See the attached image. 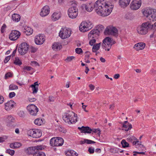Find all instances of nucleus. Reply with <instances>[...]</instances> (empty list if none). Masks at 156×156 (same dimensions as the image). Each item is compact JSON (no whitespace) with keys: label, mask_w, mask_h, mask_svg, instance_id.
Instances as JSON below:
<instances>
[{"label":"nucleus","mask_w":156,"mask_h":156,"mask_svg":"<svg viewBox=\"0 0 156 156\" xmlns=\"http://www.w3.org/2000/svg\"><path fill=\"white\" fill-rule=\"evenodd\" d=\"M109 0H98L94 5L96 12L99 15L105 16L112 12L113 7Z\"/></svg>","instance_id":"nucleus-1"},{"label":"nucleus","mask_w":156,"mask_h":156,"mask_svg":"<svg viewBox=\"0 0 156 156\" xmlns=\"http://www.w3.org/2000/svg\"><path fill=\"white\" fill-rule=\"evenodd\" d=\"M62 119L66 122L69 124L75 123L77 121V114L73 112L65 113Z\"/></svg>","instance_id":"nucleus-2"},{"label":"nucleus","mask_w":156,"mask_h":156,"mask_svg":"<svg viewBox=\"0 0 156 156\" xmlns=\"http://www.w3.org/2000/svg\"><path fill=\"white\" fill-rule=\"evenodd\" d=\"M115 43L116 42L112 38L107 37L103 40L102 47L103 49L109 51L112 45Z\"/></svg>","instance_id":"nucleus-3"},{"label":"nucleus","mask_w":156,"mask_h":156,"mask_svg":"<svg viewBox=\"0 0 156 156\" xmlns=\"http://www.w3.org/2000/svg\"><path fill=\"white\" fill-rule=\"evenodd\" d=\"M143 13L151 21L156 20V9H149L144 11Z\"/></svg>","instance_id":"nucleus-4"},{"label":"nucleus","mask_w":156,"mask_h":156,"mask_svg":"<svg viewBox=\"0 0 156 156\" xmlns=\"http://www.w3.org/2000/svg\"><path fill=\"white\" fill-rule=\"evenodd\" d=\"M152 27L151 23L149 22L143 23L142 25L137 28V31L140 34H146L148 32V30L150 27Z\"/></svg>","instance_id":"nucleus-5"},{"label":"nucleus","mask_w":156,"mask_h":156,"mask_svg":"<svg viewBox=\"0 0 156 156\" xmlns=\"http://www.w3.org/2000/svg\"><path fill=\"white\" fill-rule=\"evenodd\" d=\"M97 29L92 30L89 33L88 37H97L99 35L101 31L104 29V27L102 25H99L97 26Z\"/></svg>","instance_id":"nucleus-6"},{"label":"nucleus","mask_w":156,"mask_h":156,"mask_svg":"<svg viewBox=\"0 0 156 156\" xmlns=\"http://www.w3.org/2000/svg\"><path fill=\"white\" fill-rule=\"evenodd\" d=\"M63 139L61 137L52 138L50 141V144L52 146H62L64 143Z\"/></svg>","instance_id":"nucleus-7"},{"label":"nucleus","mask_w":156,"mask_h":156,"mask_svg":"<svg viewBox=\"0 0 156 156\" xmlns=\"http://www.w3.org/2000/svg\"><path fill=\"white\" fill-rule=\"evenodd\" d=\"M92 23L89 21L83 22L79 27L80 30L83 32L88 31L92 27Z\"/></svg>","instance_id":"nucleus-8"},{"label":"nucleus","mask_w":156,"mask_h":156,"mask_svg":"<svg viewBox=\"0 0 156 156\" xmlns=\"http://www.w3.org/2000/svg\"><path fill=\"white\" fill-rule=\"evenodd\" d=\"M27 134L28 136L35 138H40L42 135L41 130L37 129L29 130L27 131Z\"/></svg>","instance_id":"nucleus-9"},{"label":"nucleus","mask_w":156,"mask_h":156,"mask_svg":"<svg viewBox=\"0 0 156 156\" xmlns=\"http://www.w3.org/2000/svg\"><path fill=\"white\" fill-rule=\"evenodd\" d=\"M118 31L117 28L112 26L107 27L104 32L105 35H111L116 37L118 36Z\"/></svg>","instance_id":"nucleus-10"},{"label":"nucleus","mask_w":156,"mask_h":156,"mask_svg":"<svg viewBox=\"0 0 156 156\" xmlns=\"http://www.w3.org/2000/svg\"><path fill=\"white\" fill-rule=\"evenodd\" d=\"M71 34V30L69 29L62 28L59 32V35L62 39H65L69 37Z\"/></svg>","instance_id":"nucleus-11"},{"label":"nucleus","mask_w":156,"mask_h":156,"mask_svg":"<svg viewBox=\"0 0 156 156\" xmlns=\"http://www.w3.org/2000/svg\"><path fill=\"white\" fill-rule=\"evenodd\" d=\"M68 13L69 17L71 19L76 18L78 14V9L75 7L70 8L68 10Z\"/></svg>","instance_id":"nucleus-12"},{"label":"nucleus","mask_w":156,"mask_h":156,"mask_svg":"<svg viewBox=\"0 0 156 156\" xmlns=\"http://www.w3.org/2000/svg\"><path fill=\"white\" fill-rule=\"evenodd\" d=\"M28 49V45L25 42L22 43L18 48L19 52L21 55H24L26 54Z\"/></svg>","instance_id":"nucleus-13"},{"label":"nucleus","mask_w":156,"mask_h":156,"mask_svg":"<svg viewBox=\"0 0 156 156\" xmlns=\"http://www.w3.org/2000/svg\"><path fill=\"white\" fill-rule=\"evenodd\" d=\"M27 109L30 114L33 116L36 115L38 111V108L34 104L29 105L27 107Z\"/></svg>","instance_id":"nucleus-14"},{"label":"nucleus","mask_w":156,"mask_h":156,"mask_svg":"<svg viewBox=\"0 0 156 156\" xmlns=\"http://www.w3.org/2000/svg\"><path fill=\"white\" fill-rule=\"evenodd\" d=\"M141 4V0H133L130 4V7L132 10H136L140 7Z\"/></svg>","instance_id":"nucleus-15"},{"label":"nucleus","mask_w":156,"mask_h":156,"mask_svg":"<svg viewBox=\"0 0 156 156\" xmlns=\"http://www.w3.org/2000/svg\"><path fill=\"white\" fill-rule=\"evenodd\" d=\"M20 32L16 30H12L9 35V39L12 41L17 40L20 35Z\"/></svg>","instance_id":"nucleus-16"},{"label":"nucleus","mask_w":156,"mask_h":156,"mask_svg":"<svg viewBox=\"0 0 156 156\" xmlns=\"http://www.w3.org/2000/svg\"><path fill=\"white\" fill-rule=\"evenodd\" d=\"M45 40L44 37L41 35L36 36L35 41L36 44L38 45H40L43 44Z\"/></svg>","instance_id":"nucleus-17"},{"label":"nucleus","mask_w":156,"mask_h":156,"mask_svg":"<svg viewBox=\"0 0 156 156\" xmlns=\"http://www.w3.org/2000/svg\"><path fill=\"white\" fill-rule=\"evenodd\" d=\"M50 12V8L48 6L46 5L42 9L40 15L42 17L48 15Z\"/></svg>","instance_id":"nucleus-18"},{"label":"nucleus","mask_w":156,"mask_h":156,"mask_svg":"<svg viewBox=\"0 0 156 156\" xmlns=\"http://www.w3.org/2000/svg\"><path fill=\"white\" fill-rule=\"evenodd\" d=\"M78 129L82 133H90L92 132L91 129L88 126H82L81 127H78Z\"/></svg>","instance_id":"nucleus-19"},{"label":"nucleus","mask_w":156,"mask_h":156,"mask_svg":"<svg viewBox=\"0 0 156 156\" xmlns=\"http://www.w3.org/2000/svg\"><path fill=\"white\" fill-rule=\"evenodd\" d=\"M14 102L12 100H10L5 103V109L7 111H8L12 108L14 107Z\"/></svg>","instance_id":"nucleus-20"},{"label":"nucleus","mask_w":156,"mask_h":156,"mask_svg":"<svg viewBox=\"0 0 156 156\" xmlns=\"http://www.w3.org/2000/svg\"><path fill=\"white\" fill-rule=\"evenodd\" d=\"M145 44L143 42H139L135 44L134 46V48L137 51L143 50L145 48Z\"/></svg>","instance_id":"nucleus-21"},{"label":"nucleus","mask_w":156,"mask_h":156,"mask_svg":"<svg viewBox=\"0 0 156 156\" xmlns=\"http://www.w3.org/2000/svg\"><path fill=\"white\" fill-rule=\"evenodd\" d=\"M130 0H119V4L120 6L122 8H125L129 5Z\"/></svg>","instance_id":"nucleus-22"},{"label":"nucleus","mask_w":156,"mask_h":156,"mask_svg":"<svg viewBox=\"0 0 156 156\" xmlns=\"http://www.w3.org/2000/svg\"><path fill=\"white\" fill-rule=\"evenodd\" d=\"M6 121L7 124V125L9 126L12 125L13 123L15 122V120L14 118L11 115H9L7 118Z\"/></svg>","instance_id":"nucleus-23"},{"label":"nucleus","mask_w":156,"mask_h":156,"mask_svg":"<svg viewBox=\"0 0 156 156\" xmlns=\"http://www.w3.org/2000/svg\"><path fill=\"white\" fill-rule=\"evenodd\" d=\"M82 8L83 9H85L88 12H91L94 8V5H91L90 4H83L82 6Z\"/></svg>","instance_id":"nucleus-24"},{"label":"nucleus","mask_w":156,"mask_h":156,"mask_svg":"<svg viewBox=\"0 0 156 156\" xmlns=\"http://www.w3.org/2000/svg\"><path fill=\"white\" fill-rule=\"evenodd\" d=\"M62 48V46L59 43H55L52 45V48L55 51H58L61 49Z\"/></svg>","instance_id":"nucleus-25"},{"label":"nucleus","mask_w":156,"mask_h":156,"mask_svg":"<svg viewBox=\"0 0 156 156\" xmlns=\"http://www.w3.org/2000/svg\"><path fill=\"white\" fill-rule=\"evenodd\" d=\"M60 17V13H59L54 12L52 16V20L54 21L58 20Z\"/></svg>","instance_id":"nucleus-26"},{"label":"nucleus","mask_w":156,"mask_h":156,"mask_svg":"<svg viewBox=\"0 0 156 156\" xmlns=\"http://www.w3.org/2000/svg\"><path fill=\"white\" fill-rule=\"evenodd\" d=\"M12 17L13 21L16 22H19L20 19V16L17 14H13Z\"/></svg>","instance_id":"nucleus-27"},{"label":"nucleus","mask_w":156,"mask_h":156,"mask_svg":"<svg viewBox=\"0 0 156 156\" xmlns=\"http://www.w3.org/2000/svg\"><path fill=\"white\" fill-rule=\"evenodd\" d=\"M24 33L27 36L32 34L33 32V29L29 27H27L25 29Z\"/></svg>","instance_id":"nucleus-28"},{"label":"nucleus","mask_w":156,"mask_h":156,"mask_svg":"<svg viewBox=\"0 0 156 156\" xmlns=\"http://www.w3.org/2000/svg\"><path fill=\"white\" fill-rule=\"evenodd\" d=\"M101 43L94 44L92 48V51L93 52H95L99 49L101 45Z\"/></svg>","instance_id":"nucleus-29"},{"label":"nucleus","mask_w":156,"mask_h":156,"mask_svg":"<svg viewBox=\"0 0 156 156\" xmlns=\"http://www.w3.org/2000/svg\"><path fill=\"white\" fill-rule=\"evenodd\" d=\"M125 18L127 20H131L133 18V16L132 14L128 12L126 14Z\"/></svg>","instance_id":"nucleus-30"},{"label":"nucleus","mask_w":156,"mask_h":156,"mask_svg":"<svg viewBox=\"0 0 156 156\" xmlns=\"http://www.w3.org/2000/svg\"><path fill=\"white\" fill-rule=\"evenodd\" d=\"M13 63L16 65L20 66L22 64V62L20 60L19 58L16 57L15 58V59Z\"/></svg>","instance_id":"nucleus-31"},{"label":"nucleus","mask_w":156,"mask_h":156,"mask_svg":"<svg viewBox=\"0 0 156 156\" xmlns=\"http://www.w3.org/2000/svg\"><path fill=\"white\" fill-rule=\"evenodd\" d=\"M42 122V119L40 118H37L34 121V123L38 126H40Z\"/></svg>","instance_id":"nucleus-32"},{"label":"nucleus","mask_w":156,"mask_h":156,"mask_svg":"<svg viewBox=\"0 0 156 156\" xmlns=\"http://www.w3.org/2000/svg\"><path fill=\"white\" fill-rule=\"evenodd\" d=\"M34 156H46L45 153L42 152H36L34 154Z\"/></svg>","instance_id":"nucleus-33"},{"label":"nucleus","mask_w":156,"mask_h":156,"mask_svg":"<svg viewBox=\"0 0 156 156\" xmlns=\"http://www.w3.org/2000/svg\"><path fill=\"white\" fill-rule=\"evenodd\" d=\"M121 144L123 147H128L129 146V144L125 140H122Z\"/></svg>","instance_id":"nucleus-34"},{"label":"nucleus","mask_w":156,"mask_h":156,"mask_svg":"<svg viewBox=\"0 0 156 156\" xmlns=\"http://www.w3.org/2000/svg\"><path fill=\"white\" fill-rule=\"evenodd\" d=\"M18 87L13 84H10L9 87V89L10 90H13L18 89Z\"/></svg>","instance_id":"nucleus-35"},{"label":"nucleus","mask_w":156,"mask_h":156,"mask_svg":"<svg viewBox=\"0 0 156 156\" xmlns=\"http://www.w3.org/2000/svg\"><path fill=\"white\" fill-rule=\"evenodd\" d=\"M89 39H90V40L89 42V44L91 46H93L94 45V44L96 42V39L95 38L96 37H89Z\"/></svg>","instance_id":"nucleus-36"},{"label":"nucleus","mask_w":156,"mask_h":156,"mask_svg":"<svg viewBox=\"0 0 156 156\" xmlns=\"http://www.w3.org/2000/svg\"><path fill=\"white\" fill-rule=\"evenodd\" d=\"M127 124L128 125V128L127 129H125V130L126 131H128L129 130H130L132 128V125L128 122L127 121H125L123 122V124Z\"/></svg>","instance_id":"nucleus-37"},{"label":"nucleus","mask_w":156,"mask_h":156,"mask_svg":"<svg viewBox=\"0 0 156 156\" xmlns=\"http://www.w3.org/2000/svg\"><path fill=\"white\" fill-rule=\"evenodd\" d=\"M31 87L32 88V90H33V94L36 93L38 90V87L35 86L34 85H31Z\"/></svg>","instance_id":"nucleus-38"},{"label":"nucleus","mask_w":156,"mask_h":156,"mask_svg":"<svg viewBox=\"0 0 156 156\" xmlns=\"http://www.w3.org/2000/svg\"><path fill=\"white\" fill-rule=\"evenodd\" d=\"M42 146L41 145L37 146L34 147V150L35 152L39 151H38L42 149Z\"/></svg>","instance_id":"nucleus-39"},{"label":"nucleus","mask_w":156,"mask_h":156,"mask_svg":"<svg viewBox=\"0 0 156 156\" xmlns=\"http://www.w3.org/2000/svg\"><path fill=\"white\" fill-rule=\"evenodd\" d=\"M136 140V138L134 136H130L127 138V141L129 142H132L133 140Z\"/></svg>","instance_id":"nucleus-40"},{"label":"nucleus","mask_w":156,"mask_h":156,"mask_svg":"<svg viewBox=\"0 0 156 156\" xmlns=\"http://www.w3.org/2000/svg\"><path fill=\"white\" fill-rule=\"evenodd\" d=\"M6 153L9 154L12 156L15 153V151L12 150L8 149L6 150Z\"/></svg>","instance_id":"nucleus-41"},{"label":"nucleus","mask_w":156,"mask_h":156,"mask_svg":"<svg viewBox=\"0 0 156 156\" xmlns=\"http://www.w3.org/2000/svg\"><path fill=\"white\" fill-rule=\"evenodd\" d=\"M93 133H97L99 136L100 134V131L99 129H91Z\"/></svg>","instance_id":"nucleus-42"},{"label":"nucleus","mask_w":156,"mask_h":156,"mask_svg":"<svg viewBox=\"0 0 156 156\" xmlns=\"http://www.w3.org/2000/svg\"><path fill=\"white\" fill-rule=\"evenodd\" d=\"M12 76V74L10 73H8L5 74V79H7L9 77H11Z\"/></svg>","instance_id":"nucleus-43"},{"label":"nucleus","mask_w":156,"mask_h":156,"mask_svg":"<svg viewBox=\"0 0 156 156\" xmlns=\"http://www.w3.org/2000/svg\"><path fill=\"white\" fill-rule=\"evenodd\" d=\"M55 100V97L52 96H49L48 102H53Z\"/></svg>","instance_id":"nucleus-44"},{"label":"nucleus","mask_w":156,"mask_h":156,"mask_svg":"<svg viewBox=\"0 0 156 156\" xmlns=\"http://www.w3.org/2000/svg\"><path fill=\"white\" fill-rule=\"evenodd\" d=\"M71 156H77L78 154L73 150H70Z\"/></svg>","instance_id":"nucleus-45"},{"label":"nucleus","mask_w":156,"mask_h":156,"mask_svg":"<svg viewBox=\"0 0 156 156\" xmlns=\"http://www.w3.org/2000/svg\"><path fill=\"white\" fill-rule=\"evenodd\" d=\"M90 57L89 55H87L85 56V62L86 63H89L90 61L88 60V58Z\"/></svg>","instance_id":"nucleus-46"},{"label":"nucleus","mask_w":156,"mask_h":156,"mask_svg":"<svg viewBox=\"0 0 156 156\" xmlns=\"http://www.w3.org/2000/svg\"><path fill=\"white\" fill-rule=\"evenodd\" d=\"M75 51L77 53L79 54L82 52V50L80 48H77L75 49Z\"/></svg>","instance_id":"nucleus-47"},{"label":"nucleus","mask_w":156,"mask_h":156,"mask_svg":"<svg viewBox=\"0 0 156 156\" xmlns=\"http://www.w3.org/2000/svg\"><path fill=\"white\" fill-rule=\"evenodd\" d=\"M86 143L88 144H94V143H95V142H94L93 141L90 140L86 139Z\"/></svg>","instance_id":"nucleus-48"},{"label":"nucleus","mask_w":156,"mask_h":156,"mask_svg":"<svg viewBox=\"0 0 156 156\" xmlns=\"http://www.w3.org/2000/svg\"><path fill=\"white\" fill-rule=\"evenodd\" d=\"M18 114L21 117H23L24 116V114L23 111H19Z\"/></svg>","instance_id":"nucleus-49"},{"label":"nucleus","mask_w":156,"mask_h":156,"mask_svg":"<svg viewBox=\"0 0 156 156\" xmlns=\"http://www.w3.org/2000/svg\"><path fill=\"white\" fill-rule=\"evenodd\" d=\"M15 148L20 147L21 146V144L19 142H15L14 143Z\"/></svg>","instance_id":"nucleus-50"},{"label":"nucleus","mask_w":156,"mask_h":156,"mask_svg":"<svg viewBox=\"0 0 156 156\" xmlns=\"http://www.w3.org/2000/svg\"><path fill=\"white\" fill-rule=\"evenodd\" d=\"M11 56H9L5 57V59L4 60V62L5 63H6L10 60V58Z\"/></svg>","instance_id":"nucleus-51"},{"label":"nucleus","mask_w":156,"mask_h":156,"mask_svg":"<svg viewBox=\"0 0 156 156\" xmlns=\"http://www.w3.org/2000/svg\"><path fill=\"white\" fill-rule=\"evenodd\" d=\"M32 69H33L30 66H26L24 67L23 68V70H26L27 71H30Z\"/></svg>","instance_id":"nucleus-52"},{"label":"nucleus","mask_w":156,"mask_h":156,"mask_svg":"<svg viewBox=\"0 0 156 156\" xmlns=\"http://www.w3.org/2000/svg\"><path fill=\"white\" fill-rule=\"evenodd\" d=\"M88 151L90 154H93L94 152V148H93L90 147L88 149Z\"/></svg>","instance_id":"nucleus-53"},{"label":"nucleus","mask_w":156,"mask_h":156,"mask_svg":"<svg viewBox=\"0 0 156 156\" xmlns=\"http://www.w3.org/2000/svg\"><path fill=\"white\" fill-rule=\"evenodd\" d=\"M16 95V94L14 92H10L9 94V97L10 98H12L15 97Z\"/></svg>","instance_id":"nucleus-54"},{"label":"nucleus","mask_w":156,"mask_h":156,"mask_svg":"<svg viewBox=\"0 0 156 156\" xmlns=\"http://www.w3.org/2000/svg\"><path fill=\"white\" fill-rule=\"evenodd\" d=\"M31 52L32 53H34L36 52L37 50V49L36 48L31 47Z\"/></svg>","instance_id":"nucleus-55"},{"label":"nucleus","mask_w":156,"mask_h":156,"mask_svg":"<svg viewBox=\"0 0 156 156\" xmlns=\"http://www.w3.org/2000/svg\"><path fill=\"white\" fill-rule=\"evenodd\" d=\"M6 26L5 24H3L1 28V31L2 33H3L6 28Z\"/></svg>","instance_id":"nucleus-56"},{"label":"nucleus","mask_w":156,"mask_h":156,"mask_svg":"<svg viewBox=\"0 0 156 156\" xmlns=\"http://www.w3.org/2000/svg\"><path fill=\"white\" fill-rule=\"evenodd\" d=\"M75 58L74 57L72 56L69 57H68L66 59V60L68 61L69 62L72 60L73 59Z\"/></svg>","instance_id":"nucleus-57"},{"label":"nucleus","mask_w":156,"mask_h":156,"mask_svg":"<svg viewBox=\"0 0 156 156\" xmlns=\"http://www.w3.org/2000/svg\"><path fill=\"white\" fill-rule=\"evenodd\" d=\"M4 100L3 97L0 95V104H2L4 101Z\"/></svg>","instance_id":"nucleus-58"},{"label":"nucleus","mask_w":156,"mask_h":156,"mask_svg":"<svg viewBox=\"0 0 156 156\" xmlns=\"http://www.w3.org/2000/svg\"><path fill=\"white\" fill-rule=\"evenodd\" d=\"M89 87L90 90H94L95 88L94 86L92 84H90L89 85Z\"/></svg>","instance_id":"nucleus-59"},{"label":"nucleus","mask_w":156,"mask_h":156,"mask_svg":"<svg viewBox=\"0 0 156 156\" xmlns=\"http://www.w3.org/2000/svg\"><path fill=\"white\" fill-rule=\"evenodd\" d=\"M151 25L152 26V27H150L149 28H153L154 30H156V23H155L154 24H151Z\"/></svg>","instance_id":"nucleus-60"},{"label":"nucleus","mask_w":156,"mask_h":156,"mask_svg":"<svg viewBox=\"0 0 156 156\" xmlns=\"http://www.w3.org/2000/svg\"><path fill=\"white\" fill-rule=\"evenodd\" d=\"M65 154L67 156H71L70 150L67 151L66 152H65Z\"/></svg>","instance_id":"nucleus-61"},{"label":"nucleus","mask_w":156,"mask_h":156,"mask_svg":"<svg viewBox=\"0 0 156 156\" xmlns=\"http://www.w3.org/2000/svg\"><path fill=\"white\" fill-rule=\"evenodd\" d=\"M122 127L124 128L125 129H127L128 128V125L127 124H122Z\"/></svg>","instance_id":"nucleus-62"},{"label":"nucleus","mask_w":156,"mask_h":156,"mask_svg":"<svg viewBox=\"0 0 156 156\" xmlns=\"http://www.w3.org/2000/svg\"><path fill=\"white\" fill-rule=\"evenodd\" d=\"M120 77V75L119 74H116L114 75V78L115 79H118Z\"/></svg>","instance_id":"nucleus-63"},{"label":"nucleus","mask_w":156,"mask_h":156,"mask_svg":"<svg viewBox=\"0 0 156 156\" xmlns=\"http://www.w3.org/2000/svg\"><path fill=\"white\" fill-rule=\"evenodd\" d=\"M10 147L12 148H16L14 143H12L10 145Z\"/></svg>","instance_id":"nucleus-64"}]
</instances>
